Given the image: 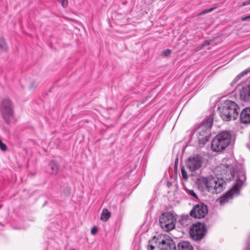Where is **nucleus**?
<instances>
[{
	"label": "nucleus",
	"instance_id": "nucleus-1",
	"mask_svg": "<svg viewBox=\"0 0 250 250\" xmlns=\"http://www.w3.org/2000/svg\"><path fill=\"white\" fill-rule=\"evenodd\" d=\"M220 181L230 180L236 177V179L233 186L225 194L220 197V204L223 205L229 202L233 197L239 194L240 190L246 181V176L242 166L238 164L233 159L224 158L220 165ZM223 183L220 182V188L222 187Z\"/></svg>",
	"mask_w": 250,
	"mask_h": 250
},
{
	"label": "nucleus",
	"instance_id": "nucleus-2",
	"mask_svg": "<svg viewBox=\"0 0 250 250\" xmlns=\"http://www.w3.org/2000/svg\"><path fill=\"white\" fill-rule=\"evenodd\" d=\"M219 178L213 175L200 177L197 180V186L201 191H208L212 194L218 193Z\"/></svg>",
	"mask_w": 250,
	"mask_h": 250
},
{
	"label": "nucleus",
	"instance_id": "nucleus-3",
	"mask_svg": "<svg viewBox=\"0 0 250 250\" xmlns=\"http://www.w3.org/2000/svg\"><path fill=\"white\" fill-rule=\"evenodd\" d=\"M238 108L237 105L234 102L226 101L222 105L220 116L224 121L234 120L238 117Z\"/></svg>",
	"mask_w": 250,
	"mask_h": 250
},
{
	"label": "nucleus",
	"instance_id": "nucleus-4",
	"mask_svg": "<svg viewBox=\"0 0 250 250\" xmlns=\"http://www.w3.org/2000/svg\"><path fill=\"white\" fill-rule=\"evenodd\" d=\"M213 124L212 118H208L203 122L196 131L198 134V141L200 144L204 145L209 139L210 133L209 129Z\"/></svg>",
	"mask_w": 250,
	"mask_h": 250
},
{
	"label": "nucleus",
	"instance_id": "nucleus-5",
	"mask_svg": "<svg viewBox=\"0 0 250 250\" xmlns=\"http://www.w3.org/2000/svg\"><path fill=\"white\" fill-rule=\"evenodd\" d=\"M153 241L158 244L156 249L153 245H150L148 247V250H176V245L174 242L170 239L166 237L157 238L154 237Z\"/></svg>",
	"mask_w": 250,
	"mask_h": 250
},
{
	"label": "nucleus",
	"instance_id": "nucleus-6",
	"mask_svg": "<svg viewBox=\"0 0 250 250\" xmlns=\"http://www.w3.org/2000/svg\"><path fill=\"white\" fill-rule=\"evenodd\" d=\"M176 218L170 212L164 213L159 219L161 228L166 231H169L175 228Z\"/></svg>",
	"mask_w": 250,
	"mask_h": 250
},
{
	"label": "nucleus",
	"instance_id": "nucleus-7",
	"mask_svg": "<svg viewBox=\"0 0 250 250\" xmlns=\"http://www.w3.org/2000/svg\"><path fill=\"white\" fill-rule=\"evenodd\" d=\"M0 109L3 119L6 124H9L14 115L13 106L11 101L8 99L3 100Z\"/></svg>",
	"mask_w": 250,
	"mask_h": 250
},
{
	"label": "nucleus",
	"instance_id": "nucleus-8",
	"mask_svg": "<svg viewBox=\"0 0 250 250\" xmlns=\"http://www.w3.org/2000/svg\"><path fill=\"white\" fill-rule=\"evenodd\" d=\"M207 229L205 225L201 223L193 224L189 230L191 237L194 240H200L204 237Z\"/></svg>",
	"mask_w": 250,
	"mask_h": 250
},
{
	"label": "nucleus",
	"instance_id": "nucleus-9",
	"mask_svg": "<svg viewBox=\"0 0 250 250\" xmlns=\"http://www.w3.org/2000/svg\"><path fill=\"white\" fill-rule=\"evenodd\" d=\"M187 168L191 172L199 169L203 164V158L199 155L190 156L186 162Z\"/></svg>",
	"mask_w": 250,
	"mask_h": 250
},
{
	"label": "nucleus",
	"instance_id": "nucleus-10",
	"mask_svg": "<svg viewBox=\"0 0 250 250\" xmlns=\"http://www.w3.org/2000/svg\"><path fill=\"white\" fill-rule=\"evenodd\" d=\"M208 213V207L204 204L196 205L190 211V215L195 218H202Z\"/></svg>",
	"mask_w": 250,
	"mask_h": 250
},
{
	"label": "nucleus",
	"instance_id": "nucleus-11",
	"mask_svg": "<svg viewBox=\"0 0 250 250\" xmlns=\"http://www.w3.org/2000/svg\"><path fill=\"white\" fill-rule=\"evenodd\" d=\"M232 134L229 131H223L220 132V148L225 149L230 144Z\"/></svg>",
	"mask_w": 250,
	"mask_h": 250
},
{
	"label": "nucleus",
	"instance_id": "nucleus-12",
	"mask_svg": "<svg viewBox=\"0 0 250 250\" xmlns=\"http://www.w3.org/2000/svg\"><path fill=\"white\" fill-rule=\"evenodd\" d=\"M240 121L243 124L250 123V107L244 108L240 114Z\"/></svg>",
	"mask_w": 250,
	"mask_h": 250
},
{
	"label": "nucleus",
	"instance_id": "nucleus-13",
	"mask_svg": "<svg viewBox=\"0 0 250 250\" xmlns=\"http://www.w3.org/2000/svg\"><path fill=\"white\" fill-rule=\"evenodd\" d=\"M240 97L245 101H250V84L243 87L240 92Z\"/></svg>",
	"mask_w": 250,
	"mask_h": 250
},
{
	"label": "nucleus",
	"instance_id": "nucleus-14",
	"mask_svg": "<svg viewBox=\"0 0 250 250\" xmlns=\"http://www.w3.org/2000/svg\"><path fill=\"white\" fill-rule=\"evenodd\" d=\"M178 250H193L192 246L187 241H182L177 246Z\"/></svg>",
	"mask_w": 250,
	"mask_h": 250
},
{
	"label": "nucleus",
	"instance_id": "nucleus-15",
	"mask_svg": "<svg viewBox=\"0 0 250 250\" xmlns=\"http://www.w3.org/2000/svg\"><path fill=\"white\" fill-rule=\"evenodd\" d=\"M179 223L183 227H187L191 223V218L188 215H183L178 221Z\"/></svg>",
	"mask_w": 250,
	"mask_h": 250
},
{
	"label": "nucleus",
	"instance_id": "nucleus-16",
	"mask_svg": "<svg viewBox=\"0 0 250 250\" xmlns=\"http://www.w3.org/2000/svg\"><path fill=\"white\" fill-rule=\"evenodd\" d=\"M211 147L213 151H219V134H217L212 140Z\"/></svg>",
	"mask_w": 250,
	"mask_h": 250
},
{
	"label": "nucleus",
	"instance_id": "nucleus-17",
	"mask_svg": "<svg viewBox=\"0 0 250 250\" xmlns=\"http://www.w3.org/2000/svg\"><path fill=\"white\" fill-rule=\"evenodd\" d=\"M49 167L51 169V171L50 172L51 174H56L57 173L59 167V166L58 163L54 161H52L49 163Z\"/></svg>",
	"mask_w": 250,
	"mask_h": 250
},
{
	"label": "nucleus",
	"instance_id": "nucleus-18",
	"mask_svg": "<svg viewBox=\"0 0 250 250\" xmlns=\"http://www.w3.org/2000/svg\"><path fill=\"white\" fill-rule=\"evenodd\" d=\"M8 51V47L4 40L0 38V52L7 53Z\"/></svg>",
	"mask_w": 250,
	"mask_h": 250
},
{
	"label": "nucleus",
	"instance_id": "nucleus-19",
	"mask_svg": "<svg viewBox=\"0 0 250 250\" xmlns=\"http://www.w3.org/2000/svg\"><path fill=\"white\" fill-rule=\"evenodd\" d=\"M111 213L107 209H104L101 216V220L103 221H106L110 217Z\"/></svg>",
	"mask_w": 250,
	"mask_h": 250
},
{
	"label": "nucleus",
	"instance_id": "nucleus-20",
	"mask_svg": "<svg viewBox=\"0 0 250 250\" xmlns=\"http://www.w3.org/2000/svg\"><path fill=\"white\" fill-rule=\"evenodd\" d=\"M250 72V68H248L245 70H244L243 71H242L241 73H240V74H239L233 80V83H237V82L238 81H239L242 77H243L244 76L247 75V74H248Z\"/></svg>",
	"mask_w": 250,
	"mask_h": 250
},
{
	"label": "nucleus",
	"instance_id": "nucleus-21",
	"mask_svg": "<svg viewBox=\"0 0 250 250\" xmlns=\"http://www.w3.org/2000/svg\"><path fill=\"white\" fill-rule=\"evenodd\" d=\"M211 101L212 102L214 103V105L213 106V113L216 111L219 110V104H218V102L219 101V98L218 97H212L211 99Z\"/></svg>",
	"mask_w": 250,
	"mask_h": 250
},
{
	"label": "nucleus",
	"instance_id": "nucleus-22",
	"mask_svg": "<svg viewBox=\"0 0 250 250\" xmlns=\"http://www.w3.org/2000/svg\"><path fill=\"white\" fill-rule=\"evenodd\" d=\"M181 173L183 179L184 180H187L188 178V175L184 167L181 168Z\"/></svg>",
	"mask_w": 250,
	"mask_h": 250
},
{
	"label": "nucleus",
	"instance_id": "nucleus-23",
	"mask_svg": "<svg viewBox=\"0 0 250 250\" xmlns=\"http://www.w3.org/2000/svg\"><path fill=\"white\" fill-rule=\"evenodd\" d=\"M214 9V8H209V9H208L204 10L203 11H202L199 14V15L201 16V15H204V14H207V13H208V12H210L212 11Z\"/></svg>",
	"mask_w": 250,
	"mask_h": 250
},
{
	"label": "nucleus",
	"instance_id": "nucleus-24",
	"mask_svg": "<svg viewBox=\"0 0 250 250\" xmlns=\"http://www.w3.org/2000/svg\"><path fill=\"white\" fill-rule=\"evenodd\" d=\"M57 0L61 3L63 7H66L67 6V4H68L67 0Z\"/></svg>",
	"mask_w": 250,
	"mask_h": 250
},
{
	"label": "nucleus",
	"instance_id": "nucleus-25",
	"mask_svg": "<svg viewBox=\"0 0 250 250\" xmlns=\"http://www.w3.org/2000/svg\"><path fill=\"white\" fill-rule=\"evenodd\" d=\"M171 53V50L170 49H167L163 51V54L165 56H167Z\"/></svg>",
	"mask_w": 250,
	"mask_h": 250
},
{
	"label": "nucleus",
	"instance_id": "nucleus-26",
	"mask_svg": "<svg viewBox=\"0 0 250 250\" xmlns=\"http://www.w3.org/2000/svg\"><path fill=\"white\" fill-rule=\"evenodd\" d=\"M188 192L190 195H191L193 197L197 198L196 194L194 192V191L193 190H189Z\"/></svg>",
	"mask_w": 250,
	"mask_h": 250
},
{
	"label": "nucleus",
	"instance_id": "nucleus-27",
	"mask_svg": "<svg viewBox=\"0 0 250 250\" xmlns=\"http://www.w3.org/2000/svg\"><path fill=\"white\" fill-rule=\"evenodd\" d=\"M98 231V229L96 227H93L91 229V233L95 234Z\"/></svg>",
	"mask_w": 250,
	"mask_h": 250
},
{
	"label": "nucleus",
	"instance_id": "nucleus-28",
	"mask_svg": "<svg viewBox=\"0 0 250 250\" xmlns=\"http://www.w3.org/2000/svg\"><path fill=\"white\" fill-rule=\"evenodd\" d=\"M211 42L212 41H205V42L202 45L201 48H203L207 45H209Z\"/></svg>",
	"mask_w": 250,
	"mask_h": 250
},
{
	"label": "nucleus",
	"instance_id": "nucleus-29",
	"mask_svg": "<svg viewBox=\"0 0 250 250\" xmlns=\"http://www.w3.org/2000/svg\"><path fill=\"white\" fill-rule=\"evenodd\" d=\"M248 5H250V0H247L244 1L242 4V6H246Z\"/></svg>",
	"mask_w": 250,
	"mask_h": 250
},
{
	"label": "nucleus",
	"instance_id": "nucleus-30",
	"mask_svg": "<svg viewBox=\"0 0 250 250\" xmlns=\"http://www.w3.org/2000/svg\"><path fill=\"white\" fill-rule=\"evenodd\" d=\"M250 15H249V16H247L246 17H244L243 18H242V21H246L247 19H250Z\"/></svg>",
	"mask_w": 250,
	"mask_h": 250
},
{
	"label": "nucleus",
	"instance_id": "nucleus-31",
	"mask_svg": "<svg viewBox=\"0 0 250 250\" xmlns=\"http://www.w3.org/2000/svg\"><path fill=\"white\" fill-rule=\"evenodd\" d=\"M178 162V159H176L175 160V166H176V165H177Z\"/></svg>",
	"mask_w": 250,
	"mask_h": 250
}]
</instances>
